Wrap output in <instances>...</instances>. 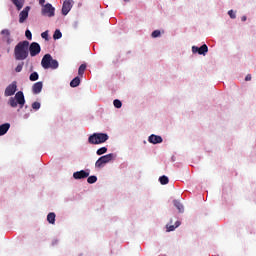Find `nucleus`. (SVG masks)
Returning <instances> with one entry per match:
<instances>
[{
  "label": "nucleus",
  "mask_w": 256,
  "mask_h": 256,
  "mask_svg": "<svg viewBox=\"0 0 256 256\" xmlns=\"http://www.w3.org/2000/svg\"><path fill=\"white\" fill-rule=\"evenodd\" d=\"M14 57L16 61H25L29 57V41H21L15 46Z\"/></svg>",
  "instance_id": "nucleus-1"
},
{
  "label": "nucleus",
  "mask_w": 256,
  "mask_h": 256,
  "mask_svg": "<svg viewBox=\"0 0 256 256\" xmlns=\"http://www.w3.org/2000/svg\"><path fill=\"white\" fill-rule=\"evenodd\" d=\"M41 65L43 69H57L59 67V62L53 60L51 54H46L42 58Z\"/></svg>",
  "instance_id": "nucleus-2"
},
{
  "label": "nucleus",
  "mask_w": 256,
  "mask_h": 256,
  "mask_svg": "<svg viewBox=\"0 0 256 256\" xmlns=\"http://www.w3.org/2000/svg\"><path fill=\"white\" fill-rule=\"evenodd\" d=\"M109 135L105 133H94L88 138V143L91 145H101V143H105L108 141Z\"/></svg>",
  "instance_id": "nucleus-3"
},
{
  "label": "nucleus",
  "mask_w": 256,
  "mask_h": 256,
  "mask_svg": "<svg viewBox=\"0 0 256 256\" xmlns=\"http://www.w3.org/2000/svg\"><path fill=\"white\" fill-rule=\"evenodd\" d=\"M116 157L117 156L113 153L104 155L96 161L95 167H98L99 169H101V167H103L104 165H107V163H111V161H113Z\"/></svg>",
  "instance_id": "nucleus-4"
},
{
  "label": "nucleus",
  "mask_w": 256,
  "mask_h": 256,
  "mask_svg": "<svg viewBox=\"0 0 256 256\" xmlns=\"http://www.w3.org/2000/svg\"><path fill=\"white\" fill-rule=\"evenodd\" d=\"M41 15H43V17H55V7H53L51 3L43 5L41 9Z\"/></svg>",
  "instance_id": "nucleus-5"
},
{
  "label": "nucleus",
  "mask_w": 256,
  "mask_h": 256,
  "mask_svg": "<svg viewBox=\"0 0 256 256\" xmlns=\"http://www.w3.org/2000/svg\"><path fill=\"white\" fill-rule=\"evenodd\" d=\"M28 49L30 51V56L31 57H37L41 53V45L37 42H32L29 46Z\"/></svg>",
  "instance_id": "nucleus-6"
},
{
  "label": "nucleus",
  "mask_w": 256,
  "mask_h": 256,
  "mask_svg": "<svg viewBox=\"0 0 256 256\" xmlns=\"http://www.w3.org/2000/svg\"><path fill=\"white\" fill-rule=\"evenodd\" d=\"M16 92H17V82L14 81L6 87L4 95L5 97H11L12 95H15Z\"/></svg>",
  "instance_id": "nucleus-7"
},
{
  "label": "nucleus",
  "mask_w": 256,
  "mask_h": 256,
  "mask_svg": "<svg viewBox=\"0 0 256 256\" xmlns=\"http://www.w3.org/2000/svg\"><path fill=\"white\" fill-rule=\"evenodd\" d=\"M73 9V0H65L62 5V15H68Z\"/></svg>",
  "instance_id": "nucleus-8"
},
{
  "label": "nucleus",
  "mask_w": 256,
  "mask_h": 256,
  "mask_svg": "<svg viewBox=\"0 0 256 256\" xmlns=\"http://www.w3.org/2000/svg\"><path fill=\"white\" fill-rule=\"evenodd\" d=\"M209 47L206 44L202 45L200 48L197 46L192 47V53H197L198 55H205L208 53Z\"/></svg>",
  "instance_id": "nucleus-9"
},
{
  "label": "nucleus",
  "mask_w": 256,
  "mask_h": 256,
  "mask_svg": "<svg viewBox=\"0 0 256 256\" xmlns=\"http://www.w3.org/2000/svg\"><path fill=\"white\" fill-rule=\"evenodd\" d=\"M31 10V7L26 6L23 11L19 14V23H25L27 17H29V11Z\"/></svg>",
  "instance_id": "nucleus-10"
},
{
  "label": "nucleus",
  "mask_w": 256,
  "mask_h": 256,
  "mask_svg": "<svg viewBox=\"0 0 256 256\" xmlns=\"http://www.w3.org/2000/svg\"><path fill=\"white\" fill-rule=\"evenodd\" d=\"M0 33L2 35V41H6L7 45H11L13 41L11 40V31L9 29H3Z\"/></svg>",
  "instance_id": "nucleus-11"
},
{
  "label": "nucleus",
  "mask_w": 256,
  "mask_h": 256,
  "mask_svg": "<svg viewBox=\"0 0 256 256\" xmlns=\"http://www.w3.org/2000/svg\"><path fill=\"white\" fill-rule=\"evenodd\" d=\"M74 179H87L89 177V172L85 170L77 171L73 173Z\"/></svg>",
  "instance_id": "nucleus-12"
},
{
  "label": "nucleus",
  "mask_w": 256,
  "mask_h": 256,
  "mask_svg": "<svg viewBox=\"0 0 256 256\" xmlns=\"http://www.w3.org/2000/svg\"><path fill=\"white\" fill-rule=\"evenodd\" d=\"M148 141H149V143H152L153 145H157L158 143H163V138L161 136L152 134L149 136Z\"/></svg>",
  "instance_id": "nucleus-13"
},
{
  "label": "nucleus",
  "mask_w": 256,
  "mask_h": 256,
  "mask_svg": "<svg viewBox=\"0 0 256 256\" xmlns=\"http://www.w3.org/2000/svg\"><path fill=\"white\" fill-rule=\"evenodd\" d=\"M15 99H16L18 105H20L21 107H23V105H25V95L23 94L22 91H19L16 93Z\"/></svg>",
  "instance_id": "nucleus-14"
},
{
  "label": "nucleus",
  "mask_w": 256,
  "mask_h": 256,
  "mask_svg": "<svg viewBox=\"0 0 256 256\" xmlns=\"http://www.w3.org/2000/svg\"><path fill=\"white\" fill-rule=\"evenodd\" d=\"M32 91L34 93V95H39V93L41 91H43V82H36L33 86H32Z\"/></svg>",
  "instance_id": "nucleus-15"
},
{
  "label": "nucleus",
  "mask_w": 256,
  "mask_h": 256,
  "mask_svg": "<svg viewBox=\"0 0 256 256\" xmlns=\"http://www.w3.org/2000/svg\"><path fill=\"white\" fill-rule=\"evenodd\" d=\"M11 129V124L9 123H4L0 125V137H3V135H6L7 131Z\"/></svg>",
  "instance_id": "nucleus-16"
},
{
  "label": "nucleus",
  "mask_w": 256,
  "mask_h": 256,
  "mask_svg": "<svg viewBox=\"0 0 256 256\" xmlns=\"http://www.w3.org/2000/svg\"><path fill=\"white\" fill-rule=\"evenodd\" d=\"M13 5H15L16 9L18 11H21L23 9V6L25 5V0H11Z\"/></svg>",
  "instance_id": "nucleus-17"
},
{
  "label": "nucleus",
  "mask_w": 256,
  "mask_h": 256,
  "mask_svg": "<svg viewBox=\"0 0 256 256\" xmlns=\"http://www.w3.org/2000/svg\"><path fill=\"white\" fill-rule=\"evenodd\" d=\"M81 85V79L79 76L75 77L71 82H70V87H79Z\"/></svg>",
  "instance_id": "nucleus-18"
},
{
  "label": "nucleus",
  "mask_w": 256,
  "mask_h": 256,
  "mask_svg": "<svg viewBox=\"0 0 256 256\" xmlns=\"http://www.w3.org/2000/svg\"><path fill=\"white\" fill-rule=\"evenodd\" d=\"M55 213L54 212H50L48 215H47V221L48 223H50L51 225H55Z\"/></svg>",
  "instance_id": "nucleus-19"
},
{
  "label": "nucleus",
  "mask_w": 256,
  "mask_h": 256,
  "mask_svg": "<svg viewBox=\"0 0 256 256\" xmlns=\"http://www.w3.org/2000/svg\"><path fill=\"white\" fill-rule=\"evenodd\" d=\"M174 207H176V209H178L179 213H183V211H185L183 204H181V202H179L177 200H174Z\"/></svg>",
  "instance_id": "nucleus-20"
},
{
  "label": "nucleus",
  "mask_w": 256,
  "mask_h": 256,
  "mask_svg": "<svg viewBox=\"0 0 256 256\" xmlns=\"http://www.w3.org/2000/svg\"><path fill=\"white\" fill-rule=\"evenodd\" d=\"M180 225H181L180 221H176L175 225H167L166 226L167 232L170 233V231H173L174 229H177V227H179Z\"/></svg>",
  "instance_id": "nucleus-21"
},
{
  "label": "nucleus",
  "mask_w": 256,
  "mask_h": 256,
  "mask_svg": "<svg viewBox=\"0 0 256 256\" xmlns=\"http://www.w3.org/2000/svg\"><path fill=\"white\" fill-rule=\"evenodd\" d=\"M85 69H87V65L86 64L80 65V67L78 69V75H80V77H83V75L85 73Z\"/></svg>",
  "instance_id": "nucleus-22"
},
{
  "label": "nucleus",
  "mask_w": 256,
  "mask_h": 256,
  "mask_svg": "<svg viewBox=\"0 0 256 256\" xmlns=\"http://www.w3.org/2000/svg\"><path fill=\"white\" fill-rule=\"evenodd\" d=\"M159 181H160L161 185H167L169 183V178L167 176H161L159 178Z\"/></svg>",
  "instance_id": "nucleus-23"
},
{
  "label": "nucleus",
  "mask_w": 256,
  "mask_h": 256,
  "mask_svg": "<svg viewBox=\"0 0 256 256\" xmlns=\"http://www.w3.org/2000/svg\"><path fill=\"white\" fill-rule=\"evenodd\" d=\"M30 81H37L39 79V74L37 72H33L29 76Z\"/></svg>",
  "instance_id": "nucleus-24"
},
{
  "label": "nucleus",
  "mask_w": 256,
  "mask_h": 256,
  "mask_svg": "<svg viewBox=\"0 0 256 256\" xmlns=\"http://www.w3.org/2000/svg\"><path fill=\"white\" fill-rule=\"evenodd\" d=\"M63 37V34L61 33L60 30H55L53 34V39H61Z\"/></svg>",
  "instance_id": "nucleus-25"
},
{
  "label": "nucleus",
  "mask_w": 256,
  "mask_h": 256,
  "mask_svg": "<svg viewBox=\"0 0 256 256\" xmlns=\"http://www.w3.org/2000/svg\"><path fill=\"white\" fill-rule=\"evenodd\" d=\"M113 105H114V107H116V109H121V107L123 106V103H121V101L119 99H115L113 101Z\"/></svg>",
  "instance_id": "nucleus-26"
},
{
  "label": "nucleus",
  "mask_w": 256,
  "mask_h": 256,
  "mask_svg": "<svg viewBox=\"0 0 256 256\" xmlns=\"http://www.w3.org/2000/svg\"><path fill=\"white\" fill-rule=\"evenodd\" d=\"M87 183L93 185V183H97V176H90L87 178Z\"/></svg>",
  "instance_id": "nucleus-27"
},
{
  "label": "nucleus",
  "mask_w": 256,
  "mask_h": 256,
  "mask_svg": "<svg viewBox=\"0 0 256 256\" xmlns=\"http://www.w3.org/2000/svg\"><path fill=\"white\" fill-rule=\"evenodd\" d=\"M107 153V147H102L96 151V155H105Z\"/></svg>",
  "instance_id": "nucleus-28"
},
{
  "label": "nucleus",
  "mask_w": 256,
  "mask_h": 256,
  "mask_svg": "<svg viewBox=\"0 0 256 256\" xmlns=\"http://www.w3.org/2000/svg\"><path fill=\"white\" fill-rule=\"evenodd\" d=\"M23 65H25L24 62H21L17 65V67L15 68L16 73H21L23 71Z\"/></svg>",
  "instance_id": "nucleus-29"
},
{
  "label": "nucleus",
  "mask_w": 256,
  "mask_h": 256,
  "mask_svg": "<svg viewBox=\"0 0 256 256\" xmlns=\"http://www.w3.org/2000/svg\"><path fill=\"white\" fill-rule=\"evenodd\" d=\"M32 109H34L35 111H39V109H41V103L39 102H34L32 104Z\"/></svg>",
  "instance_id": "nucleus-30"
},
{
  "label": "nucleus",
  "mask_w": 256,
  "mask_h": 256,
  "mask_svg": "<svg viewBox=\"0 0 256 256\" xmlns=\"http://www.w3.org/2000/svg\"><path fill=\"white\" fill-rule=\"evenodd\" d=\"M151 36L155 39L157 37H161V31L159 30H154L151 34Z\"/></svg>",
  "instance_id": "nucleus-31"
},
{
  "label": "nucleus",
  "mask_w": 256,
  "mask_h": 256,
  "mask_svg": "<svg viewBox=\"0 0 256 256\" xmlns=\"http://www.w3.org/2000/svg\"><path fill=\"white\" fill-rule=\"evenodd\" d=\"M17 101H16V99L15 98H10V100H9V105L11 106V107H17Z\"/></svg>",
  "instance_id": "nucleus-32"
},
{
  "label": "nucleus",
  "mask_w": 256,
  "mask_h": 256,
  "mask_svg": "<svg viewBox=\"0 0 256 256\" xmlns=\"http://www.w3.org/2000/svg\"><path fill=\"white\" fill-rule=\"evenodd\" d=\"M25 37H26V39L31 41V39H33V34L29 30H26Z\"/></svg>",
  "instance_id": "nucleus-33"
},
{
  "label": "nucleus",
  "mask_w": 256,
  "mask_h": 256,
  "mask_svg": "<svg viewBox=\"0 0 256 256\" xmlns=\"http://www.w3.org/2000/svg\"><path fill=\"white\" fill-rule=\"evenodd\" d=\"M42 39H45V41H49V32L45 31L41 34Z\"/></svg>",
  "instance_id": "nucleus-34"
},
{
  "label": "nucleus",
  "mask_w": 256,
  "mask_h": 256,
  "mask_svg": "<svg viewBox=\"0 0 256 256\" xmlns=\"http://www.w3.org/2000/svg\"><path fill=\"white\" fill-rule=\"evenodd\" d=\"M228 15L231 19H236V17H237V15H235V12H233V10H229Z\"/></svg>",
  "instance_id": "nucleus-35"
},
{
  "label": "nucleus",
  "mask_w": 256,
  "mask_h": 256,
  "mask_svg": "<svg viewBox=\"0 0 256 256\" xmlns=\"http://www.w3.org/2000/svg\"><path fill=\"white\" fill-rule=\"evenodd\" d=\"M245 81H251V74H248V75L245 77Z\"/></svg>",
  "instance_id": "nucleus-36"
},
{
  "label": "nucleus",
  "mask_w": 256,
  "mask_h": 256,
  "mask_svg": "<svg viewBox=\"0 0 256 256\" xmlns=\"http://www.w3.org/2000/svg\"><path fill=\"white\" fill-rule=\"evenodd\" d=\"M39 3H40V5H42V7H43V5H45V0H39Z\"/></svg>",
  "instance_id": "nucleus-37"
},
{
  "label": "nucleus",
  "mask_w": 256,
  "mask_h": 256,
  "mask_svg": "<svg viewBox=\"0 0 256 256\" xmlns=\"http://www.w3.org/2000/svg\"><path fill=\"white\" fill-rule=\"evenodd\" d=\"M241 21L243 22L247 21V16H242Z\"/></svg>",
  "instance_id": "nucleus-38"
},
{
  "label": "nucleus",
  "mask_w": 256,
  "mask_h": 256,
  "mask_svg": "<svg viewBox=\"0 0 256 256\" xmlns=\"http://www.w3.org/2000/svg\"><path fill=\"white\" fill-rule=\"evenodd\" d=\"M130 0H124L125 3H129Z\"/></svg>",
  "instance_id": "nucleus-39"
}]
</instances>
